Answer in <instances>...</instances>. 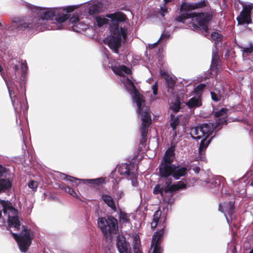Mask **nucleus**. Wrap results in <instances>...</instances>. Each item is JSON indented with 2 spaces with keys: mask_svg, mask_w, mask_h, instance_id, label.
<instances>
[{
  "mask_svg": "<svg viewBox=\"0 0 253 253\" xmlns=\"http://www.w3.org/2000/svg\"><path fill=\"white\" fill-rule=\"evenodd\" d=\"M220 66L219 56L216 52V49L212 50V61L211 64V69L215 71L219 68Z\"/></svg>",
  "mask_w": 253,
  "mask_h": 253,
  "instance_id": "b1692460",
  "label": "nucleus"
},
{
  "mask_svg": "<svg viewBox=\"0 0 253 253\" xmlns=\"http://www.w3.org/2000/svg\"><path fill=\"white\" fill-rule=\"evenodd\" d=\"M243 53H247V54L253 52V45L251 44L249 47L243 48L242 50Z\"/></svg>",
  "mask_w": 253,
  "mask_h": 253,
  "instance_id": "e433bc0d",
  "label": "nucleus"
},
{
  "mask_svg": "<svg viewBox=\"0 0 253 253\" xmlns=\"http://www.w3.org/2000/svg\"><path fill=\"white\" fill-rule=\"evenodd\" d=\"M120 220L122 223H125L128 221V216L126 213L121 212L119 215Z\"/></svg>",
  "mask_w": 253,
  "mask_h": 253,
  "instance_id": "c9c22d12",
  "label": "nucleus"
},
{
  "mask_svg": "<svg viewBox=\"0 0 253 253\" xmlns=\"http://www.w3.org/2000/svg\"><path fill=\"white\" fill-rule=\"evenodd\" d=\"M118 171L121 175H125L127 177L131 175V172L137 171L135 166L131 164H122L119 166Z\"/></svg>",
  "mask_w": 253,
  "mask_h": 253,
  "instance_id": "4468645a",
  "label": "nucleus"
},
{
  "mask_svg": "<svg viewBox=\"0 0 253 253\" xmlns=\"http://www.w3.org/2000/svg\"><path fill=\"white\" fill-rule=\"evenodd\" d=\"M219 210L224 213V215L226 218L227 221L228 219L226 216V213L229 215L231 216L234 212V203L232 201H230L228 203H224L222 204H220L219 206Z\"/></svg>",
  "mask_w": 253,
  "mask_h": 253,
  "instance_id": "2eb2a0df",
  "label": "nucleus"
},
{
  "mask_svg": "<svg viewBox=\"0 0 253 253\" xmlns=\"http://www.w3.org/2000/svg\"><path fill=\"white\" fill-rule=\"evenodd\" d=\"M97 11L95 6H90L89 8V13L90 14H93Z\"/></svg>",
  "mask_w": 253,
  "mask_h": 253,
  "instance_id": "c03bdc74",
  "label": "nucleus"
},
{
  "mask_svg": "<svg viewBox=\"0 0 253 253\" xmlns=\"http://www.w3.org/2000/svg\"><path fill=\"white\" fill-rule=\"evenodd\" d=\"M124 195L125 193L124 191L122 190H118L116 193V199L117 201H118L121 199Z\"/></svg>",
  "mask_w": 253,
  "mask_h": 253,
  "instance_id": "37998d69",
  "label": "nucleus"
},
{
  "mask_svg": "<svg viewBox=\"0 0 253 253\" xmlns=\"http://www.w3.org/2000/svg\"><path fill=\"white\" fill-rule=\"evenodd\" d=\"M211 98L213 100L215 101H218L220 100L221 99V96L220 95L216 94L214 92H211Z\"/></svg>",
  "mask_w": 253,
  "mask_h": 253,
  "instance_id": "a19ab883",
  "label": "nucleus"
},
{
  "mask_svg": "<svg viewBox=\"0 0 253 253\" xmlns=\"http://www.w3.org/2000/svg\"><path fill=\"white\" fill-rule=\"evenodd\" d=\"M84 179H78V178H75L74 181H73L69 182L71 183V186H72L73 187H77L78 186L80 181H83L84 183H86L85 181H84Z\"/></svg>",
  "mask_w": 253,
  "mask_h": 253,
  "instance_id": "4c0bfd02",
  "label": "nucleus"
},
{
  "mask_svg": "<svg viewBox=\"0 0 253 253\" xmlns=\"http://www.w3.org/2000/svg\"><path fill=\"white\" fill-rule=\"evenodd\" d=\"M243 10L241 11L240 15L237 17L239 24H249L252 23L251 14L253 10V3H243Z\"/></svg>",
  "mask_w": 253,
  "mask_h": 253,
  "instance_id": "9b49d317",
  "label": "nucleus"
},
{
  "mask_svg": "<svg viewBox=\"0 0 253 253\" xmlns=\"http://www.w3.org/2000/svg\"><path fill=\"white\" fill-rule=\"evenodd\" d=\"M161 15L163 16H165V14L167 13V9L165 7H161Z\"/></svg>",
  "mask_w": 253,
  "mask_h": 253,
  "instance_id": "49530a36",
  "label": "nucleus"
},
{
  "mask_svg": "<svg viewBox=\"0 0 253 253\" xmlns=\"http://www.w3.org/2000/svg\"><path fill=\"white\" fill-rule=\"evenodd\" d=\"M98 225L105 236L110 234H116L118 231V221L113 217L99 218Z\"/></svg>",
  "mask_w": 253,
  "mask_h": 253,
  "instance_id": "1a4fd4ad",
  "label": "nucleus"
},
{
  "mask_svg": "<svg viewBox=\"0 0 253 253\" xmlns=\"http://www.w3.org/2000/svg\"><path fill=\"white\" fill-rule=\"evenodd\" d=\"M3 207L4 215L7 218L8 229L11 232L20 231L21 232L18 235L16 233H12L14 238L16 240L20 250L25 252L31 244L33 237V232L30 229L25 228L24 226L21 228L20 222L17 216V211L13 207L12 204L8 201L1 202Z\"/></svg>",
  "mask_w": 253,
  "mask_h": 253,
  "instance_id": "20e7f679",
  "label": "nucleus"
},
{
  "mask_svg": "<svg viewBox=\"0 0 253 253\" xmlns=\"http://www.w3.org/2000/svg\"><path fill=\"white\" fill-rule=\"evenodd\" d=\"M5 172V169L0 165V177Z\"/></svg>",
  "mask_w": 253,
  "mask_h": 253,
  "instance_id": "a18cd8bd",
  "label": "nucleus"
},
{
  "mask_svg": "<svg viewBox=\"0 0 253 253\" xmlns=\"http://www.w3.org/2000/svg\"><path fill=\"white\" fill-rule=\"evenodd\" d=\"M180 101L177 99L174 102H173L170 107V109L173 111V113H176L180 109Z\"/></svg>",
  "mask_w": 253,
  "mask_h": 253,
  "instance_id": "cd10ccee",
  "label": "nucleus"
},
{
  "mask_svg": "<svg viewBox=\"0 0 253 253\" xmlns=\"http://www.w3.org/2000/svg\"><path fill=\"white\" fill-rule=\"evenodd\" d=\"M228 109L222 108L219 111L215 112L214 116L215 117L219 118L218 122L216 123L215 128L219 125L224 124L226 122V116L227 114Z\"/></svg>",
  "mask_w": 253,
  "mask_h": 253,
  "instance_id": "dca6fc26",
  "label": "nucleus"
},
{
  "mask_svg": "<svg viewBox=\"0 0 253 253\" xmlns=\"http://www.w3.org/2000/svg\"><path fill=\"white\" fill-rule=\"evenodd\" d=\"M32 12L38 15V17L34 19L35 22L34 25L32 23H24L19 26V28L21 29H33L39 28L43 24L44 20H50L53 17H56L55 19L58 25L53 24L51 28H48V29H52L53 30L61 29L60 24L65 21L68 18V15L62 14L61 12L66 11L67 12H71L73 11L76 6H70L66 8H46L35 6L34 5L29 4L28 5Z\"/></svg>",
  "mask_w": 253,
  "mask_h": 253,
  "instance_id": "7ed1b4c3",
  "label": "nucleus"
},
{
  "mask_svg": "<svg viewBox=\"0 0 253 253\" xmlns=\"http://www.w3.org/2000/svg\"><path fill=\"white\" fill-rule=\"evenodd\" d=\"M117 247L120 253H131L128 250L126 239L124 237H119L117 238Z\"/></svg>",
  "mask_w": 253,
  "mask_h": 253,
  "instance_id": "f3484780",
  "label": "nucleus"
},
{
  "mask_svg": "<svg viewBox=\"0 0 253 253\" xmlns=\"http://www.w3.org/2000/svg\"><path fill=\"white\" fill-rule=\"evenodd\" d=\"M162 212L160 210H157L153 215V221L151 222V227L153 230L156 228L158 225L161 224L163 225L164 222L165 221V217L163 219V217L160 218Z\"/></svg>",
  "mask_w": 253,
  "mask_h": 253,
  "instance_id": "a211bd4d",
  "label": "nucleus"
},
{
  "mask_svg": "<svg viewBox=\"0 0 253 253\" xmlns=\"http://www.w3.org/2000/svg\"><path fill=\"white\" fill-rule=\"evenodd\" d=\"M207 4V1L203 0L196 3H183L181 6L182 11L185 10L188 12L186 15L184 14L182 15L184 19L191 18L192 25L194 29L199 28L206 32L208 30L209 22L211 19L210 15L203 13L192 12L190 11L204 7Z\"/></svg>",
  "mask_w": 253,
  "mask_h": 253,
  "instance_id": "423d86ee",
  "label": "nucleus"
},
{
  "mask_svg": "<svg viewBox=\"0 0 253 253\" xmlns=\"http://www.w3.org/2000/svg\"><path fill=\"white\" fill-rule=\"evenodd\" d=\"M171 118L173 119L172 122L170 124L171 127L172 128L173 130H175L177 126L179 124V120L178 118H174V116L172 114L170 115Z\"/></svg>",
  "mask_w": 253,
  "mask_h": 253,
  "instance_id": "7c9ffc66",
  "label": "nucleus"
},
{
  "mask_svg": "<svg viewBox=\"0 0 253 253\" xmlns=\"http://www.w3.org/2000/svg\"><path fill=\"white\" fill-rule=\"evenodd\" d=\"M172 0H164L165 2H170V1H172Z\"/></svg>",
  "mask_w": 253,
  "mask_h": 253,
  "instance_id": "603ef678",
  "label": "nucleus"
},
{
  "mask_svg": "<svg viewBox=\"0 0 253 253\" xmlns=\"http://www.w3.org/2000/svg\"><path fill=\"white\" fill-rule=\"evenodd\" d=\"M0 73L1 77L3 78V79H4V80L5 82L7 87L8 89L9 95L11 97L12 102L13 103L14 101H15V99L13 100L12 99V95H13L14 97H16L15 92L13 90L12 86H13V84L11 83V82L10 81L9 82L8 80L7 79H6V78L5 77L4 75V72H3V68L1 65H0Z\"/></svg>",
  "mask_w": 253,
  "mask_h": 253,
  "instance_id": "aec40b11",
  "label": "nucleus"
},
{
  "mask_svg": "<svg viewBox=\"0 0 253 253\" xmlns=\"http://www.w3.org/2000/svg\"><path fill=\"white\" fill-rule=\"evenodd\" d=\"M215 128L214 125L212 123L205 124L200 126L193 127L190 130V135L195 139H201V142L198 149V156L195 158L196 161L205 159V152L209 146L212 137L209 138V137L212 134L213 129Z\"/></svg>",
  "mask_w": 253,
  "mask_h": 253,
  "instance_id": "0eeeda50",
  "label": "nucleus"
},
{
  "mask_svg": "<svg viewBox=\"0 0 253 253\" xmlns=\"http://www.w3.org/2000/svg\"><path fill=\"white\" fill-rule=\"evenodd\" d=\"M249 253H253V249L250 251Z\"/></svg>",
  "mask_w": 253,
  "mask_h": 253,
  "instance_id": "5fc2aeb1",
  "label": "nucleus"
},
{
  "mask_svg": "<svg viewBox=\"0 0 253 253\" xmlns=\"http://www.w3.org/2000/svg\"><path fill=\"white\" fill-rule=\"evenodd\" d=\"M169 33L165 31L162 34L159 41L163 42L164 41H166L169 39Z\"/></svg>",
  "mask_w": 253,
  "mask_h": 253,
  "instance_id": "58836bf2",
  "label": "nucleus"
},
{
  "mask_svg": "<svg viewBox=\"0 0 253 253\" xmlns=\"http://www.w3.org/2000/svg\"><path fill=\"white\" fill-rule=\"evenodd\" d=\"M190 108L198 107L202 105V101L200 95H196L190 98L186 103Z\"/></svg>",
  "mask_w": 253,
  "mask_h": 253,
  "instance_id": "412c9836",
  "label": "nucleus"
},
{
  "mask_svg": "<svg viewBox=\"0 0 253 253\" xmlns=\"http://www.w3.org/2000/svg\"><path fill=\"white\" fill-rule=\"evenodd\" d=\"M111 67L116 74L122 77L120 79L121 82L131 94L133 101L136 103L137 106V113L142 121L141 136L143 138H144L147 135L148 128L151 123L150 110L147 107L145 106L142 95L136 90L133 82L124 75L125 74H131V70L125 65H113L112 64Z\"/></svg>",
  "mask_w": 253,
  "mask_h": 253,
  "instance_id": "f257e3e1",
  "label": "nucleus"
},
{
  "mask_svg": "<svg viewBox=\"0 0 253 253\" xmlns=\"http://www.w3.org/2000/svg\"><path fill=\"white\" fill-rule=\"evenodd\" d=\"M96 21L99 26H101L103 25H104L107 23H108L109 20H108L105 18H103V17H97L96 18Z\"/></svg>",
  "mask_w": 253,
  "mask_h": 253,
  "instance_id": "2f4dec72",
  "label": "nucleus"
},
{
  "mask_svg": "<svg viewBox=\"0 0 253 253\" xmlns=\"http://www.w3.org/2000/svg\"><path fill=\"white\" fill-rule=\"evenodd\" d=\"M154 95H156L158 94V82H156L151 86Z\"/></svg>",
  "mask_w": 253,
  "mask_h": 253,
  "instance_id": "79ce46f5",
  "label": "nucleus"
},
{
  "mask_svg": "<svg viewBox=\"0 0 253 253\" xmlns=\"http://www.w3.org/2000/svg\"><path fill=\"white\" fill-rule=\"evenodd\" d=\"M106 16L110 18L109 24L112 34L104 40V42L114 52L118 53V49L122 42L126 41L127 34V29L120 26V23L125 21L126 16L118 12L107 14Z\"/></svg>",
  "mask_w": 253,
  "mask_h": 253,
  "instance_id": "39448f33",
  "label": "nucleus"
},
{
  "mask_svg": "<svg viewBox=\"0 0 253 253\" xmlns=\"http://www.w3.org/2000/svg\"><path fill=\"white\" fill-rule=\"evenodd\" d=\"M174 152L173 146H171L167 150L163 161L160 166L159 172L162 177H167L172 175L175 179H178L185 174L187 169L171 165L174 158Z\"/></svg>",
  "mask_w": 253,
  "mask_h": 253,
  "instance_id": "6e6552de",
  "label": "nucleus"
},
{
  "mask_svg": "<svg viewBox=\"0 0 253 253\" xmlns=\"http://www.w3.org/2000/svg\"><path fill=\"white\" fill-rule=\"evenodd\" d=\"M199 170V168H196V169H195V171L196 172H198Z\"/></svg>",
  "mask_w": 253,
  "mask_h": 253,
  "instance_id": "3c124183",
  "label": "nucleus"
},
{
  "mask_svg": "<svg viewBox=\"0 0 253 253\" xmlns=\"http://www.w3.org/2000/svg\"><path fill=\"white\" fill-rule=\"evenodd\" d=\"M160 74L161 76L166 81L168 87L172 89L176 83L175 80L170 77L168 74L164 71L160 70Z\"/></svg>",
  "mask_w": 253,
  "mask_h": 253,
  "instance_id": "5701e85b",
  "label": "nucleus"
},
{
  "mask_svg": "<svg viewBox=\"0 0 253 253\" xmlns=\"http://www.w3.org/2000/svg\"><path fill=\"white\" fill-rule=\"evenodd\" d=\"M162 236V233L161 232H156L153 236L151 249L152 247H154L153 253H162V250L160 245Z\"/></svg>",
  "mask_w": 253,
  "mask_h": 253,
  "instance_id": "ddd939ff",
  "label": "nucleus"
},
{
  "mask_svg": "<svg viewBox=\"0 0 253 253\" xmlns=\"http://www.w3.org/2000/svg\"><path fill=\"white\" fill-rule=\"evenodd\" d=\"M206 84H201L199 85H198L197 86H196L194 88V91L196 93L197 95H200V93L201 91L205 87Z\"/></svg>",
  "mask_w": 253,
  "mask_h": 253,
  "instance_id": "f704fd0d",
  "label": "nucleus"
},
{
  "mask_svg": "<svg viewBox=\"0 0 253 253\" xmlns=\"http://www.w3.org/2000/svg\"><path fill=\"white\" fill-rule=\"evenodd\" d=\"M28 186L30 188H31L33 191H35L37 190V188L38 186V182L34 180H31L28 183Z\"/></svg>",
  "mask_w": 253,
  "mask_h": 253,
  "instance_id": "72a5a7b5",
  "label": "nucleus"
},
{
  "mask_svg": "<svg viewBox=\"0 0 253 253\" xmlns=\"http://www.w3.org/2000/svg\"><path fill=\"white\" fill-rule=\"evenodd\" d=\"M76 26H74V27H73V30H74V31H75L79 32V30H77V29H76Z\"/></svg>",
  "mask_w": 253,
  "mask_h": 253,
  "instance_id": "8fccbe9b",
  "label": "nucleus"
},
{
  "mask_svg": "<svg viewBox=\"0 0 253 253\" xmlns=\"http://www.w3.org/2000/svg\"><path fill=\"white\" fill-rule=\"evenodd\" d=\"M104 253H111L110 250H109V251H106Z\"/></svg>",
  "mask_w": 253,
  "mask_h": 253,
  "instance_id": "864d4df0",
  "label": "nucleus"
},
{
  "mask_svg": "<svg viewBox=\"0 0 253 253\" xmlns=\"http://www.w3.org/2000/svg\"><path fill=\"white\" fill-rule=\"evenodd\" d=\"M211 39L215 43H216L218 41H220L221 39V35L218 32H213L211 34Z\"/></svg>",
  "mask_w": 253,
  "mask_h": 253,
  "instance_id": "c756f323",
  "label": "nucleus"
},
{
  "mask_svg": "<svg viewBox=\"0 0 253 253\" xmlns=\"http://www.w3.org/2000/svg\"><path fill=\"white\" fill-rule=\"evenodd\" d=\"M171 179L167 178L166 180L165 187L160 184L157 185L154 188L153 193L155 194H161L162 197L165 193L172 192L186 187V184L182 181H178L176 184L171 185Z\"/></svg>",
  "mask_w": 253,
  "mask_h": 253,
  "instance_id": "9d476101",
  "label": "nucleus"
},
{
  "mask_svg": "<svg viewBox=\"0 0 253 253\" xmlns=\"http://www.w3.org/2000/svg\"><path fill=\"white\" fill-rule=\"evenodd\" d=\"M157 42H155V43H154L153 44H150L148 45L149 47L150 48H154L157 45Z\"/></svg>",
  "mask_w": 253,
  "mask_h": 253,
  "instance_id": "de8ad7c7",
  "label": "nucleus"
},
{
  "mask_svg": "<svg viewBox=\"0 0 253 253\" xmlns=\"http://www.w3.org/2000/svg\"><path fill=\"white\" fill-rule=\"evenodd\" d=\"M79 21V16L77 15L73 14L70 18V22L72 24H76Z\"/></svg>",
  "mask_w": 253,
  "mask_h": 253,
  "instance_id": "ea45409f",
  "label": "nucleus"
},
{
  "mask_svg": "<svg viewBox=\"0 0 253 253\" xmlns=\"http://www.w3.org/2000/svg\"><path fill=\"white\" fill-rule=\"evenodd\" d=\"M131 172V175L128 177V178L131 180L132 185L133 187H136L138 186V182L137 181V171H132Z\"/></svg>",
  "mask_w": 253,
  "mask_h": 253,
  "instance_id": "c85d7f7f",
  "label": "nucleus"
},
{
  "mask_svg": "<svg viewBox=\"0 0 253 253\" xmlns=\"http://www.w3.org/2000/svg\"><path fill=\"white\" fill-rule=\"evenodd\" d=\"M132 248L134 253H143L139 236L135 234L133 237Z\"/></svg>",
  "mask_w": 253,
  "mask_h": 253,
  "instance_id": "4be33fe9",
  "label": "nucleus"
},
{
  "mask_svg": "<svg viewBox=\"0 0 253 253\" xmlns=\"http://www.w3.org/2000/svg\"><path fill=\"white\" fill-rule=\"evenodd\" d=\"M153 79L152 78H150V79H149L148 80V82L149 84H151V82L153 81Z\"/></svg>",
  "mask_w": 253,
  "mask_h": 253,
  "instance_id": "09e8293b",
  "label": "nucleus"
},
{
  "mask_svg": "<svg viewBox=\"0 0 253 253\" xmlns=\"http://www.w3.org/2000/svg\"><path fill=\"white\" fill-rule=\"evenodd\" d=\"M232 253H234L233 249L232 250Z\"/></svg>",
  "mask_w": 253,
  "mask_h": 253,
  "instance_id": "13d9d810",
  "label": "nucleus"
},
{
  "mask_svg": "<svg viewBox=\"0 0 253 253\" xmlns=\"http://www.w3.org/2000/svg\"><path fill=\"white\" fill-rule=\"evenodd\" d=\"M11 181L9 179H1L0 180V192L5 191L11 187Z\"/></svg>",
  "mask_w": 253,
  "mask_h": 253,
  "instance_id": "393cba45",
  "label": "nucleus"
},
{
  "mask_svg": "<svg viewBox=\"0 0 253 253\" xmlns=\"http://www.w3.org/2000/svg\"><path fill=\"white\" fill-rule=\"evenodd\" d=\"M111 67L116 74L122 77L120 79L121 82L131 94L133 101L136 103L137 106V113L142 121L141 136L143 138H144L147 135L148 128L151 123L150 110L147 107L145 106L142 95L136 90L133 82L124 75L125 74H131V70L125 65H113L112 64Z\"/></svg>",
  "mask_w": 253,
  "mask_h": 253,
  "instance_id": "f03ea898",
  "label": "nucleus"
},
{
  "mask_svg": "<svg viewBox=\"0 0 253 253\" xmlns=\"http://www.w3.org/2000/svg\"><path fill=\"white\" fill-rule=\"evenodd\" d=\"M60 177L63 180H65L68 182H72L75 181V177L67 175L64 173H60Z\"/></svg>",
  "mask_w": 253,
  "mask_h": 253,
  "instance_id": "473e14b6",
  "label": "nucleus"
},
{
  "mask_svg": "<svg viewBox=\"0 0 253 253\" xmlns=\"http://www.w3.org/2000/svg\"><path fill=\"white\" fill-rule=\"evenodd\" d=\"M84 181H85L86 183L96 185H100L105 182V178L103 177H99L95 179H85L84 180Z\"/></svg>",
  "mask_w": 253,
  "mask_h": 253,
  "instance_id": "a878e982",
  "label": "nucleus"
},
{
  "mask_svg": "<svg viewBox=\"0 0 253 253\" xmlns=\"http://www.w3.org/2000/svg\"><path fill=\"white\" fill-rule=\"evenodd\" d=\"M1 25V20L0 19V26Z\"/></svg>",
  "mask_w": 253,
  "mask_h": 253,
  "instance_id": "6e6d98bb",
  "label": "nucleus"
},
{
  "mask_svg": "<svg viewBox=\"0 0 253 253\" xmlns=\"http://www.w3.org/2000/svg\"><path fill=\"white\" fill-rule=\"evenodd\" d=\"M1 216V211H0V217Z\"/></svg>",
  "mask_w": 253,
  "mask_h": 253,
  "instance_id": "4d7b16f0",
  "label": "nucleus"
},
{
  "mask_svg": "<svg viewBox=\"0 0 253 253\" xmlns=\"http://www.w3.org/2000/svg\"><path fill=\"white\" fill-rule=\"evenodd\" d=\"M101 199L114 211H117L115 202L111 196L106 194H103L101 196Z\"/></svg>",
  "mask_w": 253,
  "mask_h": 253,
  "instance_id": "6ab92c4d",
  "label": "nucleus"
},
{
  "mask_svg": "<svg viewBox=\"0 0 253 253\" xmlns=\"http://www.w3.org/2000/svg\"><path fill=\"white\" fill-rule=\"evenodd\" d=\"M59 187L60 189L64 190L65 192L68 193L72 196L74 197H78V195L76 192L69 186L60 185Z\"/></svg>",
  "mask_w": 253,
  "mask_h": 253,
  "instance_id": "bb28decb",
  "label": "nucleus"
},
{
  "mask_svg": "<svg viewBox=\"0 0 253 253\" xmlns=\"http://www.w3.org/2000/svg\"><path fill=\"white\" fill-rule=\"evenodd\" d=\"M8 64L14 70L15 75L16 76L18 73L19 67H20L22 76H24L26 74L28 67L25 61H19L15 59H11L9 61Z\"/></svg>",
  "mask_w": 253,
  "mask_h": 253,
  "instance_id": "f8f14e48",
  "label": "nucleus"
}]
</instances>
